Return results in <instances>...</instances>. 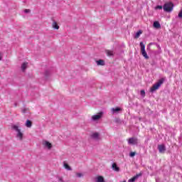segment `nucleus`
<instances>
[{
    "instance_id": "1",
    "label": "nucleus",
    "mask_w": 182,
    "mask_h": 182,
    "mask_svg": "<svg viewBox=\"0 0 182 182\" xmlns=\"http://www.w3.org/2000/svg\"><path fill=\"white\" fill-rule=\"evenodd\" d=\"M11 130H14V132H16L17 140H19V141L23 140V132H22V129H21L19 123L11 124Z\"/></svg>"
},
{
    "instance_id": "2",
    "label": "nucleus",
    "mask_w": 182,
    "mask_h": 182,
    "mask_svg": "<svg viewBox=\"0 0 182 182\" xmlns=\"http://www.w3.org/2000/svg\"><path fill=\"white\" fill-rule=\"evenodd\" d=\"M163 83H164V78H161L160 80H159V81L156 83H155L150 88L149 92H151V93H153L154 92H156V90H159V89L160 88V86H161Z\"/></svg>"
},
{
    "instance_id": "3",
    "label": "nucleus",
    "mask_w": 182,
    "mask_h": 182,
    "mask_svg": "<svg viewBox=\"0 0 182 182\" xmlns=\"http://www.w3.org/2000/svg\"><path fill=\"white\" fill-rule=\"evenodd\" d=\"M173 8H174V4L172 2L165 3L163 9L165 12H172Z\"/></svg>"
},
{
    "instance_id": "4",
    "label": "nucleus",
    "mask_w": 182,
    "mask_h": 182,
    "mask_svg": "<svg viewBox=\"0 0 182 182\" xmlns=\"http://www.w3.org/2000/svg\"><path fill=\"white\" fill-rule=\"evenodd\" d=\"M140 46H141V53L145 59H149V55H147V53L146 52V46L143 42L140 43Z\"/></svg>"
},
{
    "instance_id": "5",
    "label": "nucleus",
    "mask_w": 182,
    "mask_h": 182,
    "mask_svg": "<svg viewBox=\"0 0 182 182\" xmlns=\"http://www.w3.org/2000/svg\"><path fill=\"white\" fill-rule=\"evenodd\" d=\"M102 117H103V112H99L97 114L92 115L91 117V120L92 122H97L99 120H100V119H102Z\"/></svg>"
},
{
    "instance_id": "6",
    "label": "nucleus",
    "mask_w": 182,
    "mask_h": 182,
    "mask_svg": "<svg viewBox=\"0 0 182 182\" xmlns=\"http://www.w3.org/2000/svg\"><path fill=\"white\" fill-rule=\"evenodd\" d=\"M42 144L46 149H48V150L52 149V144L46 140L43 141Z\"/></svg>"
},
{
    "instance_id": "7",
    "label": "nucleus",
    "mask_w": 182,
    "mask_h": 182,
    "mask_svg": "<svg viewBox=\"0 0 182 182\" xmlns=\"http://www.w3.org/2000/svg\"><path fill=\"white\" fill-rule=\"evenodd\" d=\"M141 176H143V173H141V172H140L139 173H136V176H134V177L130 178L129 180V182H134V181H136V180H137V178H139V177H141Z\"/></svg>"
},
{
    "instance_id": "8",
    "label": "nucleus",
    "mask_w": 182,
    "mask_h": 182,
    "mask_svg": "<svg viewBox=\"0 0 182 182\" xmlns=\"http://www.w3.org/2000/svg\"><path fill=\"white\" fill-rule=\"evenodd\" d=\"M138 139L137 138L132 137L128 139L129 144H137Z\"/></svg>"
},
{
    "instance_id": "9",
    "label": "nucleus",
    "mask_w": 182,
    "mask_h": 182,
    "mask_svg": "<svg viewBox=\"0 0 182 182\" xmlns=\"http://www.w3.org/2000/svg\"><path fill=\"white\" fill-rule=\"evenodd\" d=\"M91 137L94 139V140H100V135L99 134V133L95 132L91 134Z\"/></svg>"
},
{
    "instance_id": "10",
    "label": "nucleus",
    "mask_w": 182,
    "mask_h": 182,
    "mask_svg": "<svg viewBox=\"0 0 182 182\" xmlns=\"http://www.w3.org/2000/svg\"><path fill=\"white\" fill-rule=\"evenodd\" d=\"M158 150L159 153H164L166 151V146L164 144L158 145Z\"/></svg>"
},
{
    "instance_id": "11",
    "label": "nucleus",
    "mask_w": 182,
    "mask_h": 182,
    "mask_svg": "<svg viewBox=\"0 0 182 182\" xmlns=\"http://www.w3.org/2000/svg\"><path fill=\"white\" fill-rule=\"evenodd\" d=\"M44 75H45L46 79H49V77L52 76V70H46Z\"/></svg>"
},
{
    "instance_id": "12",
    "label": "nucleus",
    "mask_w": 182,
    "mask_h": 182,
    "mask_svg": "<svg viewBox=\"0 0 182 182\" xmlns=\"http://www.w3.org/2000/svg\"><path fill=\"white\" fill-rule=\"evenodd\" d=\"M95 182H106L105 178L102 176H98L95 178Z\"/></svg>"
},
{
    "instance_id": "13",
    "label": "nucleus",
    "mask_w": 182,
    "mask_h": 182,
    "mask_svg": "<svg viewBox=\"0 0 182 182\" xmlns=\"http://www.w3.org/2000/svg\"><path fill=\"white\" fill-rule=\"evenodd\" d=\"M97 66H105V63L104 60H98L96 61Z\"/></svg>"
},
{
    "instance_id": "14",
    "label": "nucleus",
    "mask_w": 182,
    "mask_h": 182,
    "mask_svg": "<svg viewBox=\"0 0 182 182\" xmlns=\"http://www.w3.org/2000/svg\"><path fill=\"white\" fill-rule=\"evenodd\" d=\"M154 28H156V29H160L161 28V26L160 25V23L159 21H154Z\"/></svg>"
},
{
    "instance_id": "15",
    "label": "nucleus",
    "mask_w": 182,
    "mask_h": 182,
    "mask_svg": "<svg viewBox=\"0 0 182 182\" xmlns=\"http://www.w3.org/2000/svg\"><path fill=\"white\" fill-rule=\"evenodd\" d=\"M26 127H28V128L32 127V121L27 119L26 122Z\"/></svg>"
},
{
    "instance_id": "16",
    "label": "nucleus",
    "mask_w": 182,
    "mask_h": 182,
    "mask_svg": "<svg viewBox=\"0 0 182 182\" xmlns=\"http://www.w3.org/2000/svg\"><path fill=\"white\" fill-rule=\"evenodd\" d=\"M28 68V63H23L21 65V70H23V72H25V70Z\"/></svg>"
},
{
    "instance_id": "17",
    "label": "nucleus",
    "mask_w": 182,
    "mask_h": 182,
    "mask_svg": "<svg viewBox=\"0 0 182 182\" xmlns=\"http://www.w3.org/2000/svg\"><path fill=\"white\" fill-rule=\"evenodd\" d=\"M52 26L54 29H59V26L58 25V23L55 21H53Z\"/></svg>"
},
{
    "instance_id": "18",
    "label": "nucleus",
    "mask_w": 182,
    "mask_h": 182,
    "mask_svg": "<svg viewBox=\"0 0 182 182\" xmlns=\"http://www.w3.org/2000/svg\"><path fill=\"white\" fill-rule=\"evenodd\" d=\"M105 53H107V56H113V50H106Z\"/></svg>"
},
{
    "instance_id": "19",
    "label": "nucleus",
    "mask_w": 182,
    "mask_h": 182,
    "mask_svg": "<svg viewBox=\"0 0 182 182\" xmlns=\"http://www.w3.org/2000/svg\"><path fill=\"white\" fill-rule=\"evenodd\" d=\"M118 112H123V108L117 107L114 108V113H118Z\"/></svg>"
},
{
    "instance_id": "20",
    "label": "nucleus",
    "mask_w": 182,
    "mask_h": 182,
    "mask_svg": "<svg viewBox=\"0 0 182 182\" xmlns=\"http://www.w3.org/2000/svg\"><path fill=\"white\" fill-rule=\"evenodd\" d=\"M64 168L66 170L70 171L72 170V168H70V166H69V164H68L67 163H64Z\"/></svg>"
},
{
    "instance_id": "21",
    "label": "nucleus",
    "mask_w": 182,
    "mask_h": 182,
    "mask_svg": "<svg viewBox=\"0 0 182 182\" xmlns=\"http://www.w3.org/2000/svg\"><path fill=\"white\" fill-rule=\"evenodd\" d=\"M141 33H143V32H142L141 31H139L136 33V35H135L136 39H137L138 38H139V37H140V35H141Z\"/></svg>"
},
{
    "instance_id": "22",
    "label": "nucleus",
    "mask_w": 182,
    "mask_h": 182,
    "mask_svg": "<svg viewBox=\"0 0 182 182\" xmlns=\"http://www.w3.org/2000/svg\"><path fill=\"white\" fill-rule=\"evenodd\" d=\"M115 123H117V124H122V119L119 118H116Z\"/></svg>"
},
{
    "instance_id": "23",
    "label": "nucleus",
    "mask_w": 182,
    "mask_h": 182,
    "mask_svg": "<svg viewBox=\"0 0 182 182\" xmlns=\"http://www.w3.org/2000/svg\"><path fill=\"white\" fill-rule=\"evenodd\" d=\"M76 177H77L78 178H80L81 177H83V173H77L75 174Z\"/></svg>"
},
{
    "instance_id": "24",
    "label": "nucleus",
    "mask_w": 182,
    "mask_h": 182,
    "mask_svg": "<svg viewBox=\"0 0 182 182\" xmlns=\"http://www.w3.org/2000/svg\"><path fill=\"white\" fill-rule=\"evenodd\" d=\"M114 171H120V168L116 164H114Z\"/></svg>"
},
{
    "instance_id": "25",
    "label": "nucleus",
    "mask_w": 182,
    "mask_h": 182,
    "mask_svg": "<svg viewBox=\"0 0 182 182\" xmlns=\"http://www.w3.org/2000/svg\"><path fill=\"white\" fill-rule=\"evenodd\" d=\"M130 157H134L136 156V152H131L129 154Z\"/></svg>"
},
{
    "instance_id": "26",
    "label": "nucleus",
    "mask_w": 182,
    "mask_h": 182,
    "mask_svg": "<svg viewBox=\"0 0 182 182\" xmlns=\"http://www.w3.org/2000/svg\"><path fill=\"white\" fill-rule=\"evenodd\" d=\"M155 9H163V6H156Z\"/></svg>"
},
{
    "instance_id": "27",
    "label": "nucleus",
    "mask_w": 182,
    "mask_h": 182,
    "mask_svg": "<svg viewBox=\"0 0 182 182\" xmlns=\"http://www.w3.org/2000/svg\"><path fill=\"white\" fill-rule=\"evenodd\" d=\"M58 181L59 182H65V181H63V178H62V177L58 178Z\"/></svg>"
},
{
    "instance_id": "28",
    "label": "nucleus",
    "mask_w": 182,
    "mask_h": 182,
    "mask_svg": "<svg viewBox=\"0 0 182 182\" xmlns=\"http://www.w3.org/2000/svg\"><path fill=\"white\" fill-rule=\"evenodd\" d=\"M141 96H145V95H146V92H144V90H141Z\"/></svg>"
},
{
    "instance_id": "29",
    "label": "nucleus",
    "mask_w": 182,
    "mask_h": 182,
    "mask_svg": "<svg viewBox=\"0 0 182 182\" xmlns=\"http://www.w3.org/2000/svg\"><path fill=\"white\" fill-rule=\"evenodd\" d=\"M24 12H25V14H29V12H31V10H29V9H25V10H24Z\"/></svg>"
},
{
    "instance_id": "30",
    "label": "nucleus",
    "mask_w": 182,
    "mask_h": 182,
    "mask_svg": "<svg viewBox=\"0 0 182 182\" xmlns=\"http://www.w3.org/2000/svg\"><path fill=\"white\" fill-rule=\"evenodd\" d=\"M26 112H28V109L26 108L22 109V113H26Z\"/></svg>"
},
{
    "instance_id": "31",
    "label": "nucleus",
    "mask_w": 182,
    "mask_h": 182,
    "mask_svg": "<svg viewBox=\"0 0 182 182\" xmlns=\"http://www.w3.org/2000/svg\"><path fill=\"white\" fill-rule=\"evenodd\" d=\"M112 114H114V108H112Z\"/></svg>"
},
{
    "instance_id": "32",
    "label": "nucleus",
    "mask_w": 182,
    "mask_h": 182,
    "mask_svg": "<svg viewBox=\"0 0 182 182\" xmlns=\"http://www.w3.org/2000/svg\"><path fill=\"white\" fill-rule=\"evenodd\" d=\"M112 167L113 170H114V163L112 164Z\"/></svg>"
},
{
    "instance_id": "33",
    "label": "nucleus",
    "mask_w": 182,
    "mask_h": 182,
    "mask_svg": "<svg viewBox=\"0 0 182 182\" xmlns=\"http://www.w3.org/2000/svg\"><path fill=\"white\" fill-rule=\"evenodd\" d=\"M2 59V54L0 53V60Z\"/></svg>"
}]
</instances>
